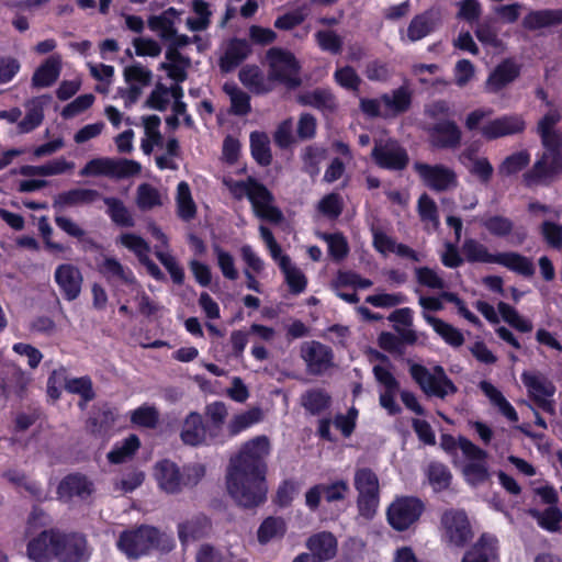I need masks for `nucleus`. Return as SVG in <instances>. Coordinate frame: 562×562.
<instances>
[{"label": "nucleus", "mask_w": 562, "mask_h": 562, "mask_svg": "<svg viewBox=\"0 0 562 562\" xmlns=\"http://www.w3.org/2000/svg\"><path fill=\"white\" fill-rule=\"evenodd\" d=\"M270 442L267 436L246 441L238 453L231 458L226 486L231 497L244 508H255L267 501V462Z\"/></svg>", "instance_id": "nucleus-1"}, {"label": "nucleus", "mask_w": 562, "mask_h": 562, "mask_svg": "<svg viewBox=\"0 0 562 562\" xmlns=\"http://www.w3.org/2000/svg\"><path fill=\"white\" fill-rule=\"evenodd\" d=\"M205 475L201 463L186 464L180 468L169 459L158 461L154 467V476L158 487L167 494H179L183 488L196 486Z\"/></svg>", "instance_id": "nucleus-2"}, {"label": "nucleus", "mask_w": 562, "mask_h": 562, "mask_svg": "<svg viewBox=\"0 0 562 562\" xmlns=\"http://www.w3.org/2000/svg\"><path fill=\"white\" fill-rule=\"evenodd\" d=\"M231 192L236 199L247 196L256 215L267 222L279 224L283 221L282 211L272 203L274 196L271 191L254 177L235 181L231 186Z\"/></svg>", "instance_id": "nucleus-3"}, {"label": "nucleus", "mask_w": 562, "mask_h": 562, "mask_svg": "<svg viewBox=\"0 0 562 562\" xmlns=\"http://www.w3.org/2000/svg\"><path fill=\"white\" fill-rule=\"evenodd\" d=\"M160 532L156 527L140 525L124 530L117 539V549L130 559H138L148 554L159 544Z\"/></svg>", "instance_id": "nucleus-4"}, {"label": "nucleus", "mask_w": 562, "mask_h": 562, "mask_svg": "<svg viewBox=\"0 0 562 562\" xmlns=\"http://www.w3.org/2000/svg\"><path fill=\"white\" fill-rule=\"evenodd\" d=\"M353 485L358 492L359 515L366 519L373 518L380 504V484L376 473L370 468L357 469Z\"/></svg>", "instance_id": "nucleus-5"}, {"label": "nucleus", "mask_w": 562, "mask_h": 562, "mask_svg": "<svg viewBox=\"0 0 562 562\" xmlns=\"http://www.w3.org/2000/svg\"><path fill=\"white\" fill-rule=\"evenodd\" d=\"M409 373L427 396L443 400L458 392L457 385L441 366H436L431 373L425 366L414 363L409 368Z\"/></svg>", "instance_id": "nucleus-6"}, {"label": "nucleus", "mask_w": 562, "mask_h": 562, "mask_svg": "<svg viewBox=\"0 0 562 562\" xmlns=\"http://www.w3.org/2000/svg\"><path fill=\"white\" fill-rule=\"evenodd\" d=\"M267 59L269 63V80L279 81L289 89L301 86L302 81L297 76L301 66L293 53L280 47H271L267 52Z\"/></svg>", "instance_id": "nucleus-7"}, {"label": "nucleus", "mask_w": 562, "mask_h": 562, "mask_svg": "<svg viewBox=\"0 0 562 562\" xmlns=\"http://www.w3.org/2000/svg\"><path fill=\"white\" fill-rule=\"evenodd\" d=\"M459 448L468 460L462 468V474L465 482L473 487L487 482L490 479V471L486 462L488 458L487 451L463 436L460 437Z\"/></svg>", "instance_id": "nucleus-8"}, {"label": "nucleus", "mask_w": 562, "mask_h": 562, "mask_svg": "<svg viewBox=\"0 0 562 562\" xmlns=\"http://www.w3.org/2000/svg\"><path fill=\"white\" fill-rule=\"evenodd\" d=\"M140 165L130 159H113L108 157L93 158L89 160L79 171L81 177L106 176L110 178L124 179L138 175Z\"/></svg>", "instance_id": "nucleus-9"}, {"label": "nucleus", "mask_w": 562, "mask_h": 562, "mask_svg": "<svg viewBox=\"0 0 562 562\" xmlns=\"http://www.w3.org/2000/svg\"><path fill=\"white\" fill-rule=\"evenodd\" d=\"M425 510L424 503L415 496L396 497L387 507L386 519L396 531H405L414 525Z\"/></svg>", "instance_id": "nucleus-10"}, {"label": "nucleus", "mask_w": 562, "mask_h": 562, "mask_svg": "<svg viewBox=\"0 0 562 562\" xmlns=\"http://www.w3.org/2000/svg\"><path fill=\"white\" fill-rule=\"evenodd\" d=\"M560 175H562V159L559 156L555 158L539 153L532 167L522 173L521 183L528 189L539 186L548 187Z\"/></svg>", "instance_id": "nucleus-11"}, {"label": "nucleus", "mask_w": 562, "mask_h": 562, "mask_svg": "<svg viewBox=\"0 0 562 562\" xmlns=\"http://www.w3.org/2000/svg\"><path fill=\"white\" fill-rule=\"evenodd\" d=\"M54 544L55 559L58 562H88L90 559L88 540L80 532H64L58 529Z\"/></svg>", "instance_id": "nucleus-12"}, {"label": "nucleus", "mask_w": 562, "mask_h": 562, "mask_svg": "<svg viewBox=\"0 0 562 562\" xmlns=\"http://www.w3.org/2000/svg\"><path fill=\"white\" fill-rule=\"evenodd\" d=\"M371 158L381 169L389 171H403L409 165V156L405 147L396 139L389 138L385 142H375Z\"/></svg>", "instance_id": "nucleus-13"}, {"label": "nucleus", "mask_w": 562, "mask_h": 562, "mask_svg": "<svg viewBox=\"0 0 562 562\" xmlns=\"http://www.w3.org/2000/svg\"><path fill=\"white\" fill-rule=\"evenodd\" d=\"M300 356L305 362L306 371L315 376H321L335 367L331 347L317 340L304 341L300 347Z\"/></svg>", "instance_id": "nucleus-14"}, {"label": "nucleus", "mask_w": 562, "mask_h": 562, "mask_svg": "<svg viewBox=\"0 0 562 562\" xmlns=\"http://www.w3.org/2000/svg\"><path fill=\"white\" fill-rule=\"evenodd\" d=\"M414 170L423 183L432 191L445 192L458 186L456 171L442 164L429 165L417 161L414 164Z\"/></svg>", "instance_id": "nucleus-15"}, {"label": "nucleus", "mask_w": 562, "mask_h": 562, "mask_svg": "<svg viewBox=\"0 0 562 562\" xmlns=\"http://www.w3.org/2000/svg\"><path fill=\"white\" fill-rule=\"evenodd\" d=\"M432 149H456L461 145L462 132L453 120H443L424 126Z\"/></svg>", "instance_id": "nucleus-16"}, {"label": "nucleus", "mask_w": 562, "mask_h": 562, "mask_svg": "<svg viewBox=\"0 0 562 562\" xmlns=\"http://www.w3.org/2000/svg\"><path fill=\"white\" fill-rule=\"evenodd\" d=\"M441 525L448 541L454 547L463 548L473 537L469 518L463 510H446L441 516Z\"/></svg>", "instance_id": "nucleus-17"}, {"label": "nucleus", "mask_w": 562, "mask_h": 562, "mask_svg": "<svg viewBox=\"0 0 562 562\" xmlns=\"http://www.w3.org/2000/svg\"><path fill=\"white\" fill-rule=\"evenodd\" d=\"M349 491V484L345 480L318 483L306 491L305 505L311 512H316L321 506L322 497L327 503L340 502L347 497Z\"/></svg>", "instance_id": "nucleus-18"}, {"label": "nucleus", "mask_w": 562, "mask_h": 562, "mask_svg": "<svg viewBox=\"0 0 562 562\" xmlns=\"http://www.w3.org/2000/svg\"><path fill=\"white\" fill-rule=\"evenodd\" d=\"M95 492L92 480L80 472L69 473L65 475L57 486V497L63 502H69L72 498L87 501Z\"/></svg>", "instance_id": "nucleus-19"}, {"label": "nucleus", "mask_w": 562, "mask_h": 562, "mask_svg": "<svg viewBox=\"0 0 562 562\" xmlns=\"http://www.w3.org/2000/svg\"><path fill=\"white\" fill-rule=\"evenodd\" d=\"M520 74L521 65L514 58H505L490 72L484 89L488 93H499L518 79Z\"/></svg>", "instance_id": "nucleus-20"}, {"label": "nucleus", "mask_w": 562, "mask_h": 562, "mask_svg": "<svg viewBox=\"0 0 562 562\" xmlns=\"http://www.w3.org/2000/svg\"><path fill=\"white\" fill-rule=\"evenodd\" d=\"M526 130V122L520 114H505L490 121L480 130L486 140L520 134Z\"/></svg>", "instance_id": "nucleus-21"}, {"label": "nucleus", "mask_w": 562, "mask_h": 562, "mask_svg": "<svg viewBox=\"0 0 562 562\" xmlns=\"http://www.w3.org/2000/svg\"><path fill=\"white\" fill-rule=\"evenodd\" d=\"M119 243L135 254L139 262L146 267L151 278L156 281H164L166 279L160 268L149 258L150 246L143 237L134 233H123L119 238Z\"/></svg>", "instance_id": "nucleus-22"}, {"label": "nucleus", "mask_w": 562, "mask_h": 562, "mask_svg": "<svg viewBox=\"0 0 562 562\" xmlns=\"http://www.w3.org/2000/svg\"><path fill=\"white\" fill-rule=\"evenodd\" d=\"M209 426L204 424L202 415L191 412L183 420L180 439L186 446L200 447L213 445L209 440Z\"/></svg>", "instance_id": "nucleus-23"}, {"label": "nucleus", "mask_w": 562, "mask_h": 562, "mask_svg": "<svg viewBox=\"0 0 562 562\" xmlns=\"http://www.w3.org/2000/svg\"><path fill=\"white\" fill-rule=\"evenodd\" d=\"M373 374L375 380L384 387V392L380 394V405L385 408L390 415L398 414L401 407L395 402V395L400 390L398 381L389 369L380 364L373 367Z\"/></svg>", "instance_id": "nucleus-24"}, {"label": "nucleus", "mask_w": 562, "mask_h": 562, "mask_svg": "<svg viewBox=\"0 0 562 562\" xmlns=\"http://www.w3.org/2000/svg\"><path fill=\"white\" fill-rule=\"evenodd\" d=\"M117 419V411L110 403L93 405L86 422L87 430L93 436L106 435Z\"/></svg>", "instance_id": "nucleus-25"}, {"label": "nucleus", "mask_w": 562, "mask_h": 562, "mask_svg": "<svg viewBox=\"0 0 562 562\" xmlns=\"http://www.w3.org/2000/svg\"><path fill=\"white\" fill-rule=\"evenodd\" d=\"M296 101L302 106H311L324 115L333 114L338 109V101L329 88H315L300 93Z\"/></svg>", "instance_id": "nucleus-26"}, {"label": "nucleus", "mask_w": 562, "mask_h": 562, "mask_svg": "<svg viewBox=\"0 0 562 562\" xmlns=\"http://www.w3.org/2000/svg\"><path fill=\"white\" fill-rule=\"evenodd\" d=\"M56 533H58V529L50 528L31 539L26 546L29 559L34 562H50L55 559L54 539Z\"/></svg>", "instance_id": "nucleus-27"}, {"label": "nucleus", "mask_w": 562, "mask_h": 562, "mask_svg": "<svg viewBox=\"0 0 562 562\" xmlns=\"http://www.w3.org/2000/svg\"><path fill=\"white\" fill-rule=\"evenodd\" d=\"M55 281L65 300H76L81 291L82 276L78 268L70 263L59 265L55 270Z\"/></svg>", "instance_id": "nucleus-28"}, {"label": "nucleus", "mask_w": 562, "mask_h": 562, "mask_svg": "<svg viewBox=\"0 0 562 562\" xmlns=\"http://www.w3.org/2000/svg\"><path fill=\"white\" fill-rule=\"evenodd\" d=\"M305 547L319 562L333 560L338 552L337 538L330 531H318L311 535L306 539Z\"/></svg>", "instance_id": "nucleus-29"}, {"label": "nucleus", "mask_w": 562, "mask_h": 562, "mask_svg": "<svg viewBox=\"0 0 562 562\" xmlns=\"http://www.w3.org/2000/svg\"><path fill=\"white\" fill-rule=\"evenodd\" d=\"M251 54L250 44L245 38L229 40L224 54L220 57L218 66L223 74H229L240 66Z\"/></svg>", "instance_id": "nucleus-30"}, {"label": "nucleus", "mask_w": 562, "mask_h": 562, "mask_svg": "<svg viewBox=\"0 0 562 562\" xmlns=\"http://www.w3.org/2000/svg\"><path fill=\"white\" fill-rule=\"evenodd\" d=\"M498 558V540L492 535L484 532L468 549L461 562H492Z\"/></svg>", "instance_id": "nucleus-31"}, {"label": "nucleus", "mask_w": 562, "mask_h": 562, "mask_svg": "<svg viewBox=\"0 0 562 562\" xmlns=\"http://www.w3.org/2000/svg\"><path fill=\"white\" fill-rule=\"evenodd\" d=\"M205 416L209 426V440L214 445H223L226 437L223 432V425L228 416V411L224 402L215 401L205 407Z\"/></svg>", "instance_id": "nucleus-32"}, {"label": "nucleus", "mask_w": 562, "mask_h": 562, "mask_svg": "<svg viewBox=\"0 0 562 562\" xmlns=\"http://www.w3.org/2000/svg\"><path fill=\"white\" fill-rule=\"evenodd\" d=\"M562 24V9H540L529 11L521 21V26L529 32Z\"/></svg>", "instance_id": "nucleus-33"}, {"label": "nucleus", "mask_w": 562, "mask_h": 562, "mask_svg": "<svg viewBox=\"0 0 562 562\" xmlns=\"http://www.w3.org/2000/svg\"><path fill=\"white\" fill-rule=\"evenodd\" d=\"M380 100L387 111L385 116H398L412 108L413 92L408 86L402 85L391 93L381 94Z\"/></svg>", "instance_id": "nucleus-34"}, {"label": "nucleus", "mask_w": 562, "mask_h": 562, "mask_svg": "<svg viewBox=\"0 0 562 562\" xmlns=\"http://www.w3.org/2000/svg\"><path fill=\"white\" fill-rule=\"evenodd\" d=\"M101 198V193L94 189L75 188L58 193L53 201V207L61 211L65 207L91 204Z\"/></svg>", "instance_id": "nucleus-35"}, {"label": "nucleus", "mask_w": 562, "mask_h": 562, "mask_svg": "<svg viewBox=\"0 0 562 562\" xmlns=\"http://www.w3.org/2000/svg\"><path fill=\"white\" fill-rule=\"evenodd\" d=\"M179 12L176 8L169 7L158 15H150L147 20V25L150 31L157 32L159 37L166 42L172 36H176V20Z\"/></svg>", "instance_id": "nucleus-36"}, {"label": "nucleus", "mask_w": 562, "mask_h": 562, "mask_svg": "<svg viewBox=\"0 0 562 562\" xmlns=\"http://www.w3.org/2000/svg\"><path fill=\"white\" fill-rule=\"evenodd\" d=\"M61 70V60L59 56H49L45 61L36 68L32 76L33 88H47L53 86Z\"/></svg>", "instance_id": "nucleus-37"}, {"label": "nucleus", "mask_w": 562, "mask_h": 562, "mask_svg": "<svg viewBox=\"0 0 562 562\" xmlns=\"http://www.w3.org/2000/svg\"><path fill=\"white\" fill-rule=\"evenodd\" d=\"M166 63H161L159 69L166 70L168 77L177 83H181L188 78V68L191 65V59L181 53L175 50H166Z\"/></svg>", "instance_id": "nucleus-38"}, {"label": "nucleus", "mask_w": 562, "mask_h": 562, "mask_svg": "<svg viewBox=\"0 0 562 562\" xmlns=\"http://www.w3.org/2000/svg\"><path fill=\"white\" fill-rule=\"evenodd\" d=\"M301 405L307 414L318 416L329 409L331 396L324 389H308L301 395Z\"/></svg>", "instance_id": "nucleus-39"}, {"label": "nucleus", "mask_w": 562, "mask_h": 562, "mask_svg": "<svg viewBox=\"0 0 562 562\" xmlns=\"http://www.w3.org/2000/svg\"><path fill=\"white\" fill-rule=\"evenodd\" d=\"M99 273L106 279L108 282L113 280H120L126 285H133L136 283L134 272L124 267L116 258L105 257L98 268Z\"/></svg>", "instance_id": "nucleus-40"}, {"label": "nucleus", "mask_w": 562, "mask_h": 562, "mask_svg": "<svg viewBox=\"0 0 562 562\" xmlns=\"http://www.w3.org/2000/svg\"><path fill=\"white\" fill-rule=\"evenodd\" d=\"M262 419V411L252 407L248 411L234 415L226 426V440L234 438Z\"/></svg>", "instance_id": "nucleus-41"}, {"label": "nucleus", "mask_w": 562, "mask_h": 562, "mask_svg": "<svg viewBox=\"0 0 562 562\" xmlns=\"http://www.w3.org/2000/svg\"><path fill=\"white\" fill-rule=\"evenodd\" d=\"M496 263L525 278H531L535 274L531 259L515 251L498 252Z\"/></svg>", "instance_id": "nucleus-42"}, {"label": "nucleus", "mask_w": 562, "mask_h": 562, "mask_svg": "<svg viewBox=\"0 0 562 562\" xmlns=\"http://www.w3.org/2000/svg\"><path fill=\"white\" fill-rule=\"evenodd\" d=\"M238 78L245 87L256 94H266L272 90V86L267 82L263 72L257 65L243 67L239 70Z\"/></svg>", "instance_id": "nucleus-43"}, {"label": "nucleus", "mask_w": 562, "mask_h": 562, "mask_svg": "<svg viewBox=\"0 0 562 562\" xmlns=\"http://www.w3.org/2000/svg\"><path fill=\"white\" fill-rule=\"evenodd\" d=\"M140 447V440L137 435L131 434L122 441L116 442L108 452L106 459L111 464H122L131 460Z\"/></svg>", "instance_id": "nucleus-44"}, {"label": "nucleus", "mask_w": 562, "mask_h": 562, "mask_svg": "<svg viewBox=\"0 0 562 562\" xmlns=\"http://www.w3.org/2000/svg\"><path fill=\"white\" fill-rule=\"evenodd\" d=\"M424 318L448 345L458 348L464 344L463 334L451 324L427 313H424Z\"/></svg>", "instance_id": "nucleus-45"}, {"label": "nucleus", "mask_w": 562, "mask_h": 562, "mask_svg": "<svg viewBox=\"0 0 562 562\" xmlns=\"http://www.w3.org/2000/svg\"><path fill=\"white\" fill-rule=\"evenodd\" d=\"M103 202L108 206L106 214L113 224L124 228H132L135 226V220L132 213L121 199L104 196Z\"/></svg>", "instance_id": "nucleus-46"}, {"label": "nucleus", "mask_w": 562, "mask_h": 562, "mask_svg": "<svg viewBox=\"0 0 562 562\" xmlns=\"http://www.w3.org/2000/svg\"><path fill=\"white\" fill-rule=\"evenodd\" d=\"M521 380L528 390L529 396L533 402H536V398L538 396L547 398L552 397L555 393L554 384L544 376L535 373L524 372L521 374Z\"/></svg>", "instance_id": "nucleus-47"}, {"label": "nucleus", "mask_w": 562, "mask_h": 562, "mask_svg": "<svg viewBox=\"0 0 562 562\" xmlns=\"http://www.w3.org/2000/svg\"><path fill=\"white\" fill-rule=\"evenodd\" d=\"M250 151L255 161L261 167H268L272 162L270 140L265 132L250 134Z\"/></svg>", "instance_id": "nucleus-48"}, {"label": "nucleus", "mask_w": 562, "mask_h": 562, "mask_svg": "<svg viewBox=\"0 0 562 562\" xmlns=\"http://www.w3.org/2000/svg\"><path fill=\"white\" fill-rule=\"evenodd\" d=\"M462 252L470 263H496L498 258V252L491 254L486 246L473 238H467L463 241Z\"/></svg>", "instance_id": "nucleus-49"}, {"label": "nucleus", "mask_w": 562, "mask_h": 562, "mask_svg": "<svg viewBox=\"0 0 562 562\" xmlns=\"http://www.w3.org/2000/svg\"><path fill=\"white\" fill-rule=\"evenodd\" d=\"M177 214L186 222L193 220L196 215V205L192 199L190 186L180 181L177 186Z\"/></svg>", "instance_id": "nucleus-50"}, {"label": "nucleus", "mask_w": 562, "mask_h": 562, "mask_svg": "<svg viewBox=\"0 0 562 562\" xmlns=\"http://www.w3.org/2000/svg\"><path fill=\"white\" fill-rule=\"evenodd\" d=\"M531 160V155L528 150L522 149L519 151H515L501 162L498 166V173L502 177H512L516 176L520 171L525 170Z\"/></svg>", "instance_id": "nucleus-51"}, {"label": "nucleus", "mask_w": 562, "mask_h": 562, "mask_svg": "<svg viewBox=\"0 0 562 562\" xmlns=\"http://www.w3.org/2000/svg\"><path fill=\"white\" fill-rule=\"evenodd\" d=\"M211 521L204 516H196L190 520L179 524L178 535L181 541L188 539L198 540L205 536L206 530L210 528Z\"/></svg>", "instance_id": "nucleus-52"}, {"label": "nucleus", "mask_w": 562, "mask_h": 562, "mask_svg": "<svg viewBox=\"0 0 562 562\" xmlns=\"http://www.w3.org/2000/svg\"><path fill=\"white\" fill-rule=\"evenodd\" d=\"M65 390L70 394L80 396L79 406L83 408L85 404L91 402L95 397L92 380L89 375L80 378H71L65 380Z\"/></svg>", "instance_id": "nucleus-53"}, {"label": "nucleus", "mask_w": 562, "mask_h": 562, "mask_svg": "<svg viewBox=\"0 0 562 562\" xmlns=\"http://www.w3.org/2000/svg\"><path fill=\"white\" fill-rule=\"evenodd\" d=\"M286 531L283 518L269 516L262 520L257 531L259 543L267 544L274 538H282Z\"/></svg>", "instance_id": "nucleus-54"}, {"label": "nucleus", "mask_w": 562, "mask_h": 562, "mask_svg": "<svg viewBox=\"0 0 562 562\" xmlns=\"http://www.w3.org/2000/svg\"><path fill=\"white\" fill-rule=\"evenodd\" d=\"M432 30L431 12L425 11L412 19L407 27V37L411 42H417L430 34Z\"/></svg>", "instance_id": "nucleus-55"}, {"label": "nucleus", "mask_w": 562, "mask_h": 562, "mask_svg": "<svg viewBox=\"0 0 562 562\" xmlns=\"http://www.w3.org/2000/svg\"><path fill=\"white\" fill-rule=\"evenodd\" d=\"M427 477L436 492L448 490L452 481V474L449 468L446 464L437 461L429 463Z\"/></svg>", "instance_id": "nucleus-56"}, {"label": "nucleus", "mask_w": 562, "mask_h": 562, "mask_svg": "<svg viewBox=\"0 0 562 562\" xmlns=\"http://www.w3.org/2000/svg\"><path fill=\"white\" fill-rule=\"evenodd\" d=\"M498 313L501 314L504 322L520 333H530L533 328L531 321L520 316L518 311L512 305L499 302L497 304Z\"/></svg>", "instance_id": "nucleus-57"}, {"label": "nucleus", "mask_w": 562, "mask_h": 562, "mask_svg": "<svg viewBox=\"0 0 562 562\" xmlns=\"http://www.w3.org/2000/svg\"><path fill=\"white\" fill-rule=\"evenodd\" d=\"M530 515L537 519L539 527L542 529L557 532L560 530L562 522V510L557 506H549L543 512L531 509Z\"/></svg>", "instance_id": "nucleus-58"}, {"label": "nucleus", "mask_w": 562, "mask_h": 562, "mask_svg": "<svg viewBox=\"0 0 562 562\" xmlns=\"http://www.w3.org/2000/svg\"><path fill=\"white\" fill-rule=\"evenodd\" d=\"M26 108L25 116L18 123L19 132L23 134L37 128L44 120V110L38 101L31 100Z\"/></svg>", "instance_id": "nucleus-59"}, {"label": "nucleus", "mask_w": 562, "mask_h": 562, "mask_svg": "<svg viewBox=\"0 0 562 562\" xmlns=\"http://www.w3.org/2000/svg\"><path fill=\"white\" fill-rule=\"evenodd\" d=\"M224 91L231 98V112L234 115L244 116L250 113L251 104L248 93L235 86L229 87L227 83L224 86Z\"/></svg>", "instance_id": "nucleus-60"}, {"label": "nucleus", "mask_w": 562, "mask_h": 562, "mask_svg": "<svg viewBox=\"0 0 562 562\" xmlns=\"http://www.w3.org/2000/svg\"><path fill=\"white\" fill-rule=\"evenodd\" d=\"M315 42L322 52L339 55L342 50V38L333 30H319L314 34Z\"/></svg>", "instance_id": "nucleus-61"}, {"label": "nucleus", "mask_w": 562, "mask_h": 562, "mask_svg": "<svg viewBox=\"0 0 562 562\" xmlns=\"http://www.w3.org/2000/svg\"><path fill=\"white\" fill-rule=\"evenodd\" d=\"M325 157V149L316 145H308L302 154L303 171L314 178L319 173V164Z\"/></svg>", "instance_id": "nucleus-62"}, {"label": "nucleus", "mask_w": 562, "mask_h": 562, "mask_svg": "<svg viewBox=\"0 0 562 562\" xmlns=\"http://www.w3.org/2000/svg\"><path fill=\"white\" fill-rule=\"evenodd\" d=\"M481 225L495 237H507L513 228L514 223L510 218L502 215H492L481 221Z\"/></svg>", "instance_id": "nucleus-63"}, {"label": "nucleus", "mask_w": 562, "mask_h": 562, "mask_svg": "<svg viewBox=\"0 0 562 562\" xmlns=\"http://www.w3.org/2000/svg\"><path fill=\"white\" fill-rule=\"evenodd\" d=\"M317 210L321 214L326 216L328 220L335 221L342 213V210H344L342 199L336 192L328 193L319 200V202L317 204Z\"/></svg>", "instance_id": "nucleus-64"}]
</instances>
